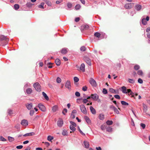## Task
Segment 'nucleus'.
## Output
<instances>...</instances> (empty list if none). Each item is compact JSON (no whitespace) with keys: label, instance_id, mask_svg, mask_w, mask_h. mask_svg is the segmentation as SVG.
<instances>
[{"label":"nucleus","instance_id":"f257e3e1","mask_svg":"<svg viewBox=\"0 0 150 150\" xmlns=\"http://www.w3.org/2000/svg\"><path fill=\"white\" fill-rule=\"evenodd\" d=\"M0 40L1 41L5 42L4 43H2L0 45L2 46H4L7 44L9 40L8 38H7L6 36L3 35L0 36Z\"/></svg>","mask_w":150,"mask_h":150},{"label":"nucleus","instance_id":"f03ea898","mask_svg":"<svg viewBox=\"0 0 150 150\" xmlns=\"http://www.w3.org/2000/svg\"><path fill=\"white\" fill-rule=\"evenodd\" d=\"M33 86L35 89L38 92H40L41 91V86L39 83L38 82L35 83L33 84Z\"/></svg>","mask_w":150,"mask_h":150},{"label":"nucleus","instance_id":"7ed1b4c3","mask_svg":"<svg viewBox=\"0 0 150 150\" xmlns=\"http://www.w3.org/2000/svg\"><path fill=\"white\" fill-rule=\"evenodd\" d=\"M134 4L133 3H127L125 5L124 7L126 9H130L133 7Z\"/></svg>","mask_w":150,"mask_h":150},{"label":"nucleus","instance_id":"20e7f679","mask_svg":"<svg viewBox=\"0 0 150 150\" xmlns=\"http://www.w3.org/2000/svg\"><path fill=\"white\" fill-rule=\"evenodd\" d=\"M80 109L81 111L84 114H86L87 112L86 109L83 105H81L80 106Z\"/></svg>","mask_w":150,"mask_h":150},{"label":"nucleus","instance_id":"39448f33","mask_svg":"<svg viewBox=\"0 0 150 150\" xmlns=\"http://www.w3.org/2000/svg\"><path fill=\"white\" fill-rule=\"evenodd\" d=\"M89 83L93 86L96 87L97 85L96 81L92 78H90Z\"/></svg>","mask_w":150,"mask_h":150},{"label":"nucleus","instance_id":"423d86ee","mask_svg":"<svg viewBox=\"0 0 150 150\" xmlns=\"http://www.w3.org/2000/svg\"><path fill=\"white\" fill-rule=\"evenodd\" d=\"M38 107L43 112H45L46 110V108L45 106L42 104L40 103L38 105Z\"/></svg>","mask_w":150,"mask_h":150},{"label":"nucleus","instance_id":"0eeeda50","mask_svg":"<svg viewBox=\"0 0 150 150\" xmlns=\"http://www.w3.org/2000/svg\"><path fill=\"white\" fill-rule=\"evenodd\" d=\"M110 108L112 110H113L117 114H119V111L114 106L112 105H110Z\"/></svg>","mask_w":150,"mask_h":150},{"label":"nucleus","instance_id":"6e6552de","mask_svg":"<svg viewBox=\"0 0 150 150\" xmlns=\"http://www.w3.org/2000/svg\"><path fill=\"white\" fill-rule=\"evenodd\" d=\"M84 60L86 63L89 65H91V59L87 57H85L83 58Z\"/></svg>","mask_w":150,"mask_h":150},{"label":"nucleus","instance_id":"1a4fd4ad","mask_svg":"<svg viewBox=\"0 0 150 150\" xmlns=\"http://www.w3.org/2000/svg\"><path fill=\"white\" fill-rule=\"evenodd\" d=\"M91 97L93 100H96L98 99L99 96L96 94H91Z\"/></svg>","mask_w":150,"mask_h":150},{"label":"nucleus","instance_id":"9d476101","mask_svg":"<svg viewBox=\"0 0 150 150\" xmlns=\"http://www.w3.org/2000/svg\"><path fill=\"white\" fill-rule=\"evenodd\" d=\"M21 124L23 126H26L28 125V122L26 120H23L21 122Z\"/></svg>","mask_w":150,"mask_h":150},{"label":"nucleus","instance_id":"9b49d317","mask_svg":"<svg viewBox=\"0 0 150 150\" xmlns=\"http://www.w3.org/2000/svg\"><path fill=\"white\" fill-rule=\"evenodd\" d=\"M65 86L69 89H71V83L69 81H66L65 85Z\"/></svg>","mask_w":150,"mask_h":150},{"label":"nucleus","instance_id":"f8f14e48","mask_svg":"<svg viewBox=\"0 0 150 150\" xmlns=\"http://www.w3.org/2000/svg\"><path fill=\"white\" fill-rule=\"evenodd\" d=\"M63 124V120L62 119H59L57 122V125L59 127H61Z\"/></svg>","mask_w":150,"mask_h":150},{"label":"nucleus","instance_id":"ddd939ff","mask_svg":"<svg viewBox=\"0 0 150 150\" xmlns=\"http://www.w3.org/2000/svg\"><path fill=\"white\" fill-rule=\"evenodd\" d=\"M142 6L139 4H136L135 6V9L138 11H140L142 9Z\"/></svg>","mask_w":150,"mask_h":150},{"label":"nucleus","instance_id":"4468645a","mask_svg":"<svg viewBox=\"0 0 150 150\" xmlns=\"http://www.w3.org/2000/svg\"><path fill=\"white\" fill-rule=\"evenodd\" d=\"M25 106L27 109L30 110L33 107V104L32 103H27L26 104Z\"/></svg>","mask_w":150,"mask_h":150},{"label":"nucleus","instance_id":"2eb2a0df","mask_svg":"<svg viewBox=\"0 0 150 150\" xmlns=\"http://www.w3.org/2000/svg\"><path fill=\"white\" fill-rule=\"evenodd\" d=\"M67 50L68 49L67 48H62L61 50V52L62 54H65L67 53L68 51Z\"/></svg>","mask_w":150,"mask_h":150},{"label":"nucleus","instance_id":"dca6fc26","mask_svg":"<svg viewBox=\"0 0 150 150\" xmlns=\"http://www.w3.org/2000/svg\"><path fill=\"white\" fill-rule=\"evenodd\" d=\"M85 64L83 63H82L81 64L80 66V69L83 72H84L85 71Z\"/></svg>","mask_w":150,"mask_h":150},{"label":"nucleus","instance_id":"f3484780","mask_svg":"<svg viewBox=\"0 0 150 150\" xmlns=\"http://www.w3.org/2000/svg\"><path fill=\"white\" fill-rule=\"evenodd\" d=\"M35 134V133L34 132H32L31 133H28L24 135H23V136L24 137L27 136H32L34 135Z\"/></svg>","mask_w":150,"mask_h":150},{"label":"nucleus","instance_id":"a211bd4d","mask_svg":"<svg viewBox=\"0 0 150 150\" xmlns=\"http://www.w3.org/2000/svg\"><path fill=\"white\" fill-rule=\"evenodd\" d=\"M122 89L123 93H127V88L126 87L123 86L122 87Z\"/></svg>","mask_w":150,"mask_h":150},{"label":"nucleus","instance_id":"6ab92c4d","mask_svg":"<svg viewBox=\"0 0 150 150\" xmlns=\"http://www.w3.org/2000/svg\"><path fill=\"white\" fill-rule=\"evenodd\" d=\"M84 119L86 122L88 124H90L91 123V121L89 118L87 116H85L84 117Z\"/></svg>","mask_w":150,"mask_h":150},{"label":"nucleus","instance_id":"aec40b11","mask_svg":"<svg viewBox=\"0 0 150 150\" xmlns=\"http://www.w3.org/2000/svg\"><path fill=\"white\" fill-rule=\"evenodd\" d=\"M90 109L92 113L93 114H95L96 113V110L92 106L90 107Z\"/></svg>","mask_w":150,"mask_h":150},{"label":"nucleus","instance_id":"412c9836","mask_svg":"<svg viewBox=\"0 0 150 150\" xmlns=\"http://www.w3.org/2000/svg\"><path fill=\"white\" fill-rule=\"evenodd\" d=\"M55 62L57 66H59L60 65V61L58 59H56L55 60Z\"/></svg>","mask_w":150,"mask_h":150},{"label":"nucleus","instance_id":"4be33fe9","mask_svg":"<svg viewBox=\"0 0 150 150\" xmlns=\"http://www.w3.org/2000/svg\"><path fill=\"white\" fill-rule=\"evenodd\" d=\"M127 93H130V94H129V95H132L131 97H134V93H133L132 92V91H131V89H128L127 90Z\"/></svg>","mask_w":150,"mask_h":150},{"label":"nucleus","instance_id":"5701e85b","mask_svg":"<svg viewBox=\"0 0 150 150\" xmlns=\"http://www.w3.org/2000/svg\"><path fill=\"white\" fill-rule=\"evenodd\" d=\"M42 94L43 96L44 97L45 99L47 100H49V97L48 96H47V94L46 93H45L44 92H42Z\"/></svg>","mask_w":150,"mask_h":150},{"label":"nucleus","instance_id":"b1692460","mask_svg":"<svg viewBox=\"0 0 150 150\" xmlns=\"http://www.w3.org/2000/svg\"><path fill=\"white\" fill-rule=\"evenodd\" d=\"M32 92V90L30 88H27L26 90V92L28 94H31Z\"/></svg>","mask_w":150,"mask_h":150},{"label":"nucleus","instance_id":"393cba45","mask_svg":"<svg viewBox=\"0 0 150 150\" xmlns=\"http://www.w3.org/2000/svg\"><path fill=\"white\" fill-rule=\"evenodd\" d=\"M98 117L100 120H103L104 118V115L103 114H100L99 115Z\"/></svg>","mask_w":150,"mask_h":150},{"label":"nucleus","instance_id":"a878e982","mask_svg":"<svg viewBox=\"0 0 150 150\" xmlns=\"http://www.w3.org/2000/svg\"><path fill=\"white\" fill-rule=\"evenodd\" d=\"M143 110L144 112H146L147 110V107L144 103H143Z\"/></svg>","mask_w":150,"mask_h":150},{"label":"nucleus","instance_id":"bb28decb","mask_svg":"<svg viewBox=\"0 0 150 150\" xmlns=\"http://www.w3.org/2000/svg\"><path fill=\"white\" fill-rule=\"evenodd\" d=\"M44 1L48 6H51V3L50 1L48 0H44Z\"/></svg>","mask_w":150,"mask_h":150},{"label":"nucleus","instance_id":"cd10ccee","mask_svg":"<svg viewBox=\"0 0 150 150\" xmlns=\"http://www.w3.org/2000/svg\"><path fill=\"white\" fill-rule=\"evenodd\" d=\"M58 107L57 105H54L52 108V110L53 112H56L57 109Z\"/></svg>","mask_w":150,"mask_h":150},{"label":"nucleus","instance_id":"c85d7f7f","mask_svg":"<svg viewBox=\"0 0 150 150\" xmlns=\"http://www.w3.org/2000/svg\"><path fill=\"white\" fill-rule=\"evenodd\" d=\"M84 144L85 147L87 148H88L89 147V144L88 142L84 141Z\"/></svg>","mask_w":150,"mask_h":150},{"label":"nucleus","instance_id":"c756f323","mask_svg":"<svg viewBox=\"0 0 150 150\" xmlns=\"http://www.w3.org/2000/svg\"><path fill=\"white\" fill-rule=\"evenodd\" d=\"M142 23L144 25H145L147 24V22L145 18H143L142 20Z\"/></svg>","mask_w":150,"mask_h":150},{"label":"nucleus","instance_id":"7c9ffc66","mask_svg":"<svg viewBox=\"0 0 150 150\" xmlns=\"http://www.w3.org/2000/svg\"><path fill=\"white\" fill-rule=\"evenodd\" d=\"M106 123L107 125H110L112 124L113 122L112 121L108 120L106 121Z\"/></svg>","mask_w":150,"mask_h":150},{"label":"nucleus","instance_id":"2f4dec72","mask_svg":"<svg viewBox=\"0 0 150 150\" xmlns=\"http://www.w3.org/2000/svg\"><path fill=\"white\" fill-rule=\"evenodd\" d=\"M83 28L85 30H87L89 28V26L87 25H85L82 26L81 28Z\"/></svg>","mask_w":150,"mask_h":150},{"label":"nucleus","instance_id":"473e14b6","mask_svg":"<svg viewBox=\"0 0 150 150\" xmlns=\"http://www.w3.org/2000/svg\"><path fill=\"white\" fill-rule=\"evenodd\" d=\"M128 81L129 83L132 84L134 83L135 82L134 81L133 79H128Z\"/></svg>","mask_w":150,"mask_h":150},{"label":"nucleus","instance_id":"72a5a7b5","mask_svg":"<svg viewBox=\"0 0 150 150\" xmlns=\"http://www.w3.org/2000/svg\"><path fill=\"white\" fill-rule=\"evenodd\" d=\"M54 139V137L52 136H48L47 137V140L50 141H51L52 140Z\"/></svg>","mask_w":150,"mask_h":150},{"label":"nucleus","instance_id":"f704fd0d","mask_svg":"<svg viewBox=\"0 0 150 150\" xmlns=\"http://www.w3.org/2000/svg\"><path fill=\"white\" fill-rule=\"evenodd\" d=\"M44 3H41L40 5L38 6V8H44Z\"/></svg>","mask_w":150,"mask_h":150},{"label":"nucleus","instance_id":"c9c22d12","mask_svg":"<svg viewBox=\"0 0 150 150\" xmlns=\"http://www.w3.org/2000/svg\"><path fill=\"white\" fill-rule=\"evenodd\" d=\"M137 74L139 75L140 76H142L143 74V73L142 71L141 70H139L137 72Z\"/></svg>","mask_w":150,"mask_h":150},{"label":"nucleus","instance_id":"e433bc0d","mask_svg":"<svg viewBox=\"0 0 150 150\" xmlns=\"http://www.w3.org/2000/svg\"><path fill=\"white\" fill-rule=\"evenodd\" d=\"M140 68V66L138 65H135L134 67V69L136 70H137L139 69Z\"/></svg>","mask_w":150,"mask_h":150},{"label":"nucleus","instance_id":"4c0bfd02","mask_svg":"<svg viewBox=\"0 0 150 150\" xmlns=\"http://www.w3.org/2000/svg\"><path fill=\"white\" fill-rule=\"evenodd\" d=\"M94 35L95 37L99 38L100 36V34L99 33L96 32L95 33Z\"/></svg>","mask_w":150,"mask_h":150},{"label":"nucleus","instance_id":"58836bf2","mask_svg":"<svg viewBox=\"0 0 150 150\" xmlns=\"http://www.w3.org/2000/svg\"><path fill=\"white\" fill-rule=\"evenodd\" d=\"M106 130L108 132H111L112 130V128L110 127H108L106 128Z\"/></svg>","mask_w":150,"mask_h":150},{"label":"nucleus","instance_id":"ea45409f","mask_svg":"<svg viewBox=\"0 0 150 150\" xmlns=\"http://www.w3.org/2000/svg\"><path fill=\"white\" fill-rule=\"evenodd\" d=\"M121 104L124 105H129L128 103L125 101H121Z\"/></svg>","mask_w":150,"mask_h":150},{"label":"nucleus","instance_id":"a19ab883","mask_svg":"<svg viewBox=\"0 0 150 150\" xmlns=\"http://www.w3.org/2000/svg\"><path fill=\"white\" fill-rule=\"evenodd\" d=\"M70 129L73 132L75 131L76 130V128L74 127L73 126V125H70Z\"/></svg>","mask_w":150,"mask_h":150},{"label":"nucleus","instance_id":"79ce46f5","mask_svg":"<svg viewBox=\"0 0 150 150\" xmlns=\"http://www.w3.org/2000/svg\"><path fill=\"white\" fill-rule=\"evenodd\" d=\"M14 6L15 9L16 10L18 9L19 8V5L17 4H15Z\"/></svg>","mask_w":150,"mask_h":150},{"label":"nucleus","instance_id":"37998d69","mask_svg":"<svg viewBox=\"0 0 150 150\" xmlns=\"http://www.w3.org/2000/svg\"><path fill=\"white\" fill-rule=\"evenodd\" d=\"M109 91L112 93H117V92H115V90L113 89V88H110L109 89Z\"/></svg>","mask_w":150,"mask_h":150},{"label":"nucleus","instance_id":"c03bdc74","mask_svg":"<svg viewBox=\"0 0 150 150\" xmlns=\"http://www.w3.org/2000/svg\"><path fill=\"white\" fill-rule=\"evenodd\" d=\"M8 139L9 141L10 142H13L14 140V138L10 137H8Z\"/></svg>","mask_w":150,"mask_h":150},{"label":"nucleus","instance_id":"a18cd8bd","mask_svg":"<svg viewBox=\"0 0 150 150\" xmlns=\"http://www.w3.org/2000/svg\"><path fill=\"white\" fill-rule=\"evenodd\" d=\"M78 129L79 130V132H80V133L82 134V135H85V134L83 133L81 131V130L80 129V127L79 126H78Z\"/></svg>","mask_w":150,"mask_h":150},{"label":"nucleus","instance_id":"49530a36","mask_svg":"<svg viewBox=\"0 0 150 150\" xmlns=\"http://www.w3.org/2000/svg\"><path fill=\"white\" fill-rule=\"evenodd\" d=\"M81 8V6L79 4H77L75 6V8L76 10L79 9Z\"/></svg>","mask_w":150,"mask_h":150},{"label":"nucleus","instance_id":"de8ad7c7","mask_svg":"<svg viewBox=\"0 0 150 150\" xmlns=\"http://www.w3.org/2000/svg\"><path fill=\"white\" fill-rule=\"evenodd\" d=\"M56 81L57 83H59L61 82V79L59 77H58Z\"/></svg>","mask_w":150,"mask_h":150},{"label":"nucleus","instance_id":"09e8293b","mask_svg":"<svg viewBox=\"0 0 150 150\" xmlns=\"http://www.w3.org/2000/svg\"><path fill=\"white\" fill-rule=\"evenodd\" d=\"M102 92L104 94H106L108 93V91L107 89L105 88L103 89Z\"/></svg>","mask_w":150,"mask_h":150},{"label":"nucleus","instance_id":"8fccbe9b","mask_svg":"<svg viewBox=\"0 0 150 150\" xmlns=\"http://www.w3.org/2000/svg\"><path fill=\"white\" fill-rule=\"evenodd\" d=\"M26 5V6L29 7H31L32 4L30 2H28L27 3Z\"/></svg>","mask_w":150,"mask_h":150},{"label":"nucleus","instance_id":"3c124183","mask_svg":"<svg viewBox=\"0 0 150 150\" xmlns=\"http://www.w3.org/2000/svg\"><path fill=\"white\" fill-rule=\"evenodd\" d=\"M101 129L102 130H104L106 128V126L105 125H102L100 127Z\"/></svg>","mask_w":150,"mask_h":150},{"label":"nucleus","instance_id":"603ef678","mask_svg":"<svg viewBox=\"0 0 150 150\" xmlns=\"http://www.w3.org/2000/svg\"><path fill=\"white\" fill-rule=\"evenodd\" d=\"M0 140L5 142L6 141V139L2 136H0Z\"/></svg>","mask_w":150,"mask_h":150},{"label":"nucleus","instance_id":"864d4df0","mask_svg":"<svg viewBox=\"0 0 150 150\" xmlns=\"http://www.w3.org/2000/svg\"><path fill=\"white\" fill-rule=\"evenodd\" d=\"M67 112V109L66 108H64L62 111V113L64 115H65L66 113Z\"/></svg>","mask_w":150,"mask_h":150},{"label":"nucleus","instance_id":"5fc2aeb1","mask_svg":"<svg viewBox=\"0 0 150 150\" xmlns=\"http://www.w3.org/2000/svg\"><path fill=\"white\" fill-rule=\"evenodd\" d=\"M86 50V48L84 46H82L80 48V50L82 51H84Z\"/></svg>","mask_w":150,"mask_h":150},{"label":"nucleus","instance_id":"6e6d98bb","mask_svg":"<svg viewBox=\"0 0 150 150\" xmlns=\"http://www.w3.org/2000/svg\"><path fill=\"white\" fill-rule=\"evenodd\" d=\"M74 80L75 82H76L79 81V79L78 77H74Z\"/></svg>","mask_w":150,"mask_h":150},{"label":"nucleus","instance_id":"4d7b16f0","mask_svg":"<svg viewBox=\"0 0 150 150\" xmlns=\"http://www.w3.org/2000/svg\"><path fill=\"white\" fill-rule=\"evenodd\" d=\"M70 123L71 124V125H73V126H74V127H76V125L75 123L73 122H72V121H70Z\"/></svg>","mask_w":150,"mask_h":150},{"label":"nucleus","instance_id":"13d9d810","mask_svg":"<svg viewBox=\"0 0 150 150\" xmlns=\"http://www.w3.org/2000/svg\"><path fill=\"white\" fill-rule=\"evenodd\" d=\"M34 111L33 110H30V116H33L34 114Z\"/></svg>","mask_w":150,"mask_h":150},{"label":"nucleus","instance_id":"bf43d9fd","mask_svg":"<svg viewBox=\"0 0 150 150\" xmlns=\"http://www.w3.org/2000/svg\"><path fill=\"white\" fill-rule=\"evenodd\" d=\"M8 114L10 115L13 114V111H12V110H10V109L8 110Z\"/></svg>","mask_w":150,"mask_h":150},{"label":"nucleus","instance_id":"052dcab7","mask_svg":"<svg viewBox=\"0 0 150 150\" xmlns=\"http://www.w3.org/2000/svg\"><path fill=\"white\" fill-rule=\"evenodd\" d=\"M87 89V87L86 86H84L82 88V90L84 91H86Z\"/></svg>","mask_w":150,"mask_h":150},{"label":"nucleus","instance_id":"680f3d73","mask_svg":"<svg viewBox=\"0 0 150 150\" xmlns=\"http://www.w3.org/2000/svg\"><path fill=\"white\" fill-rule=\"evenodd\" d=\"M62 135L64 136L67 135V131H66L63 130L62 132Z\"/></svg>","mask_w":150,"mask_h":150},{"label":"nucleus","instance_id":"e2e57ef3","mask_svg":"<svg viewBox=\"0 0 150 150\" xmlns=\"http://www.w3.org/2000/svg\"><path fill=\"white\" fill-rule=\"evenodd\" d=\"M138 82L140 83H142L143 82V80L142 79L140 78L138 79Z\"/></svg>","mask_w":150,"mask_h":150},{"label":"nucleus","instance_id":"0e129e2a","mask_svg":"<svg viewBox=\"0 0 150 150\" xmlns=\"http://www.w3.org/2000/svg\"><path fill=\"white\" fill-rule=\"evenodd\" d=\"M75 95L76 96L79 97L80 96V94L79 92L76 91L75 92Z\"/></svg>","mask_w":150,"mask_h":150},{"label":"nucleus","instance_id":"69168bd1","mask_svg":"<svg viewBox=\"0 0 150 150\" xmlns=\"http://www.w3.org/2000/svg\"><path fill=\"white\" fill-rule=\"evenodd\" d=\"M114 97L117 99H120V96L119 95H115L114 96Z\"/></svg>","mask_w":150,"mask_h":150},{"label":"nucleus","instance_id":"338daca9","mask_svg":"<svg viewBox=\"0 0 150 150\" xmlns=\"http://www.w3.org/2000/svg\"><path fill=\"white\" fill-rule=\"evenodd\" d=\"M141 126L142 127L143 129H144L145 127V125L144 124L142 123L140 124Z\"/></svg>","mask_w":150,"mask_h":150},{"label":"nucleus","instance_id":"774afa93","mask_svg":"<svg viewBox=\"0 0 150 150\" xmlns=\"http://www.w3.org/2000/svg\"><path fill=\"white\" fill-rule=\"evenodd\" d=\"M67 6L69 8H70L72 7V4L71 3H69L67 4Z\"/></svg>","mask_w":150,"mask_h":150}]
</instances>
